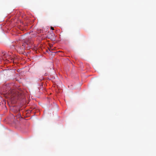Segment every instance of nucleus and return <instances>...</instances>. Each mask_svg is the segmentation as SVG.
Listing matches in <instances>:
<instances>
[{
  "instance_id": "obj_2",
  "label": "nucleus",
  "mask_w": 156,
  "mask_h": 156,
  "mask_svg": "<svg viewBox=\"0 0 156 156\" xmlns=\"http://www.w3.org/2000/svg\"><path fill=\"white\" fill-rule=\"evenodd\" d=\"M51 30H54V28H53V27H51Z\"/></svg>"
},
{
  "instance_id": "obj_3",
  "label": "nucleus",
  "mask_w": 156,
  "mask_h": 156,
  "mask_svg": "<svg viewBox=\"0 0 156 156\" xmlns=\"http://www.w3.org/2000/svg\"><path fill=\"white\" fill-rule=\"evenodd\" d=\"M51 49L52 50L53 49L51 48Z\"/></svg>"
},
{
  "instance_id": "obj_1",
  "label": "nucleus",
  "mask_w": 156,
  "mask_h": 156,
  "mask_svg": "<svg viewBox=\"0 0 156 156\" xmlns=\"http://www.w3.org/2000/svg\"><path fill=\"white\" fill-rule=\"evenodd\" d=\"M25 44L30 46L32 44V43L29 39H26L24 41Z\"/></svg>"
}]
</instances>
